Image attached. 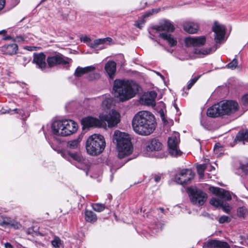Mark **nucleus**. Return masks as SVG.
Listing matches in <instances>:
<instances>
[{
    "label": "nucleus",
    "instance_id": "9d476101",
    "mask_svg": "<svg viewBox=\"0 0 248 248\" xmlns=\"http://www.w3.org/2000/svg\"><path fill=\"white\" fill-rule=\"evenodd\" d=\"M187 193L191 202L196 205H202L207 200V194L196 187H189L187 188Z\"/></svg>",
    "mask_w": 248,
    "mask_h": 248
},
{
    "label": "nucleus",
    "instance_id": "0e129e2a",
    "mask_svg": "<svg viewBox=\"0 0 248 248\" xmlns=\"http://www.w3.org/2000/svg\"><path fill=\"white\" fill-rule=\"evenodd\" d=\"M16 40H17V38H18V37H16Z\"/></svg>",
    "mask_w": 248,
    "mask_h": 248
},
{
    "label": "nucleus",
    "instance_id": "423d86ee",
    "mask_svg": "<svg viewBox=\"0 0 248 248\" xmlns=\"http://www.w3.org/2000/svg\"><path fill=\"white\" fill-rule=\"evenodd\" d=\"M51 127L54 135L66 137L76 132L78 125L74 121L64 119L53 122Z\"/></svg>",
    "mask_w": 248,
    "mask_h": 248
},
{
    "label": "nucleus",
    "instance_id": "a211bd4d",
    "mask_svg": "<svg viewBox=\"0 0 248 248\" xmlns=\"http://www.w3.org/2000/svg\"><path fill=\"white\" fill-rule=\"evenodd\" d=\"M81 124L84 127L88 128L90 127H101L102 125V122L99 119L88 116L82 118L81 120Z\"/></svg>",
    "mask_w": 248,
    "mask_h": 248
},
{
    "label": "nucleus",
    "instance_id": "37998d69",
    "mask_svg": "<svg viewBox=\"0 0 248 248\" xmlns=\"http://www.w3.org/2000/svg\"><path fill=\"white\" fill-rule=\"evenodd\" d=\"M241 100L243 105L247 107L246 109L247 110L248 108V93L244 94L242 96Z\"/></svg>",
    "mask_w": 248,
    "mask_h": 248
},
{
    "label": "nucleus",
    "instance_id": "6e6552de",
    "mask_svg": "<svg viewBox=\"0 0 248 248\" xmlns=\"http://www.w3.org/2000/svg\"><path fill=\"white\" fill-rule=\"evenodd\" d=\"M209 190L218 196V197L212 198L210 201V204L218 208L223 206L224 202L232 199L231 193L223 188L210 186Z\"/></svg>",
    "mask_w": 248,
    "mask_h": 248
},
{
    "label": "nucleus",
    "instance_id": "79ce46f5",
    "mask_svg": "<svg viewBox=\"0 0 248 248\" xmlns=\"http://www.w3.org/2000/svg\"><path fill=\"white\" fill-rule=\"evenodd\" d=\"M231 220V218L227 216H222L218 219L219 222L221 224L230 222Z\"/></svg>",
    "mask_w": 248,
    "mask_h": 248
},
{
    "label": "nucleus",
    "instance_id": "5fc2aeb1",
    "mask_svg": "<svg viewBox=\"0 0 248 248\" xmlns=\"http://www.w3.org/2000/svg\"><path fill=\"white\" fill-rule=\"evenodd\" d=\"M201 124L204 128H206V122L204 120L202 119L201 120Z\"/></svg>",
    "mask_w": 248,
    "mask_h": 248
},
{
    "label": "nucleus",
    "instance_id": "f257e3e1",
    "mask_svg": "<svg viewBox=\"0 0 248 248\" xmlns=\"http://www.w3.org/2000/svg\"><path fill=\"white\" fill-rule=\"evenodd\" d=\"M132 125L137 134L141 136H148L155 130V119L154 115L149 111H140L134 116Z\"/></svg>",
    "mask_w": 248,
    "mask_h": 248
},
{
    "label": "nucleus",
    "instance_id": "cd10ccee",
    "mask_svg": "<svg viewBox=\"0 0 248 248\" xmlns=\"http://www.w3.org/2000/svg\"><path fill=\"white\" fill-rule=\"evenodd\" d=\"M217 48V46L213 48H195L194 51V53L199 57H202L203 56L208 55L213 52L215 51Z\"/></svg>",
    "mask_w": 248,
    "mask_h": 248
},
{
    "label": "nucleus",
    "instance_id": "473e14b6",
    "mask_svg": "<svg viewBox=\"0 0 248 248\" xmlns=\"http://www.w3.org/2000/svg\"><path fill=\"white\" fill-rule=\"evenodd\" d=\"M51 146L52 148L56 151L58 154H60L63 158L69 161H71V155L72 153L63 149H57L56 148L53 147L52 145Z\"/></svg>",
    "mask_w": 248,
    "mask_h": 248
},
{
    "label": "nucleus",
    "instance_id": "c756f323",
    "mask_svg": "<svg viewBox=\"0 0 248 248\" xmlns=\"http://www.w3.org/2000/svg\"><path fill=\"white\" fill-rule=\"evenodd\" d=\"M85 219L89 223H93L96 221L97 217L96 215L93 211L86 210L85 211Z\"/></svg>",
    "mask_w": 248,
    "mask_h": 248
},
{
    "label": "nucleus",
    "instance_id": "1a4fd4ad",
    "mask_svg": "<svg viewBox=\"0 0 248 248\" xmlns=\"http://www.w3.org/2000/svg\"><path fill=\"white\" fill-rule=\"evenodd\" d=\"M99 118L102 122V124H107L108 127L116 126L121 120L120 114L115 109L109 110L108 113L102 112L99 115Z\"/></svg>",
    "mask_w": 248,
    "mask_h": 248
},
{
    "label": "nucleus",
    "instance_id": "aec40b11",
    "mask_svg": "<svg viewBox=\"0 0 248 248\" xmlns=\"http://www.w3.org/2000/svg\"><path fill=\"white\" fill-rule=\"evenodd\" d=\"M33 62L35 63L37 67L42 70L46 68V56L43 53H34Z\"/></svg>",
    "mask_w": 248,
    "mask_h": 248
},
{
    "label": "nucleus",
    "instance_id": "58836bf2",
    "mask_svg": "<svg viewBox=\"0 0 248 248\" xmlns=\"http://www.w3.org/2000/svg\"><path fill=\"white\" fill-rule=\"evenodd\" d=\"M92 206L94 211L98 212L103 211L105 208L104 204L99 203L92 204Z\"/></svg>",
    "mask_w": 248,
    "mask_h": 248
},
{
    "label": "nucleus",
    "instance_id": "7c9ffc66",
    "mask_svg": "<svg viewBox=\"0 0 248 248\" xmlns=\"http://www.w3.org/2000/svg\"><path fill=\"white\" fill-rule=\"evenodd\" d=\"M235 139L239 141L248 142V131L247 130H242L239 131L236 135Z\"/></svg>",
    "mask_w": 248,
    "mask_h": 248
},
{
    "label": "nucleus",
    "instance_id": "ea45409f",
    "mask_svg": "<svg viewBox=\"0 0 248 248\" xmlns=\"http://www.w3.org/2000/svg\"><path fill=\"white\" fill-rule=\"evenodd\" d=\"M51 244L53 247L59 248L62 245V241L58 236H55L54 239L51 241Z\"/></svg>",
    "mask_w": 248,
    "mask_h": 248
},
{
    "label": "nucleus",
    "instance_id": "f704fd0d",
    "mask_svg": "<svg viewBox=\"0 0 248 248\" xmlns=\"http://www.w3.org/2000/svg\"><path fill=\"white\" fill-rule=\"evenodd\" d=\"M71 159H73L80 164L85 163V160L83 157L81 156L79 154L77 153H72L71 155Z\"/></svg>",
    "mask_w": 248,
    "mask_h": 248
},
{
    "label": "nucleus",
    "instance_id": "e2e57ef3",
    "mask_svg": "<svg viewBox=\"0 0 248 248\" xmlns=\"http://www.w3.org/2000/svg\"><path fill=\"white\" fill-rule=\"evenodd\" d=\"M28 50H32V49H29V48H28Z\"/></svg>",
    "mask_w": 248,
    "mask_h": 248
},
{
    "label": "nucleus",
    "instance_id": "4d7b16f0",
    "mask_svg": "<svg viewBox=\"0 0 248 248\" xmlns=\"http://www.w3.org/2000/svg\"><path fill=\"white\" fill-rule=\"evenodd\" d=\"M161 212L163 213L164 212V209L162 207H160L158 209Z\"/></svg>",
    "mask_w": 248,
    "mask_h": 248
},
{
    "label": "nucleus",
    "instance_id": "c85d7f7f",
    "mask_svg": "<svg viewBox=\"0 0 248 248\" xmlns=\"http://www.w3.org/2000/svg\"><path fill=\"white\" fill-rule=\"evenodd\" d=\"M95 67L93 66H87L84 68H82L80 67H78L75 72V75L76 77H81L83 74L89 72L94 70Z\"/></svg>",
    "mask_w": 248,
    "mask_h": 248
},
{
    "label": "nucleus",
    "instance_id": "6e6d98bb",
    "mask_svg": "<svg viewBox=\"0 0 248 248\" xmlns=\"http://www.w3.org/2000/svg\"><path fill=\"white\" fill-rule=\"evenodd\" d=\"M20 227H21V225L20 224H18L17 222H16V229H19Z\"/></svg>",
    "mask_w": 248,
    "mask_h": 248
},
{
    "label": "nucleus",
    "instance_id": "ddd939ff",
    "mask_svg": "<svg viewBox=\"0 0 248 248\" xmlns=\"http://www.w3.org/2000/svg\"><path fill=\"white\" fill-rule=\"evenodd\" d=\"M220 104L223 115H230L238 110L239 105L236 101L227 100Z\"/></svg>",
    "mask_w": 248,
    "mask_h": 248
},
{
    "label": "nucleus",
    "instance_id": "b1692460",
    "mask_svg": "<svg viewBox=\"0 0 248 248\" xmlns=\"http://www.w3.org/2000/svg\"><path fill=\"white\" fill-rule=\"evenodd\" d=\"M162 144L158 140L152 139L148 142L146 146L147 151H158L161 149Z\"/></svg>",
    "mask_w": 248,
    "mask_h": 248
},
{
    "label": "nucleus",
    "instance_id": "7ed1b4c3",
    "mask_svg": "<svg viewBox=\"0 0 248 248\" xmlns=\"http://www.w3.org/2000/svg\"><path fill=\"white\" fill-rule=\"evenodd\" d=\"M27 87L25 83L16 82V91L18 92L19 97H24L22 102L18 101V105L21 108H16V117H20L23 120L26 119L30 115V111L33 110L34 103V97L28 96L27 93Z\"/></svg>",
    "mask_w": 248,
    "mask_h": 248
},
{
    "label": "nucleus",
    "instance_id": "4c0bfd02",
    "mask_svg": "<svg viewBox=\"0 0 248 248\" xmlns=\"http://www.w3.org/2000/svg\"><path fill=\"white\" fill-rule=\"evenodd\" d=\"M238 63L237 59L234 58L230 63L226 65V67L228 69L234 70L237 67Z\"/></svg>",
    "mask_w": 248,
    "mask_h": 248
},
{
    "label": "nucleus",
    "instance_id": "dca6fc26",
    "mask_svg": "<svg viewBox=\"0 0 248 248\" xmlns=\"http://www.w3.org/2000/svg\"><path fill=\"white\" fill-rule=\"evenodd\" d=\"M101 102L102 110L104 111V112H108L111 107L112 98L109 94H105L92 99V102Z\"/></svg>",
    "mask_w": 248,
    "mask_h": 248
},
{
    "label": "nucleus",
    "instance_id": "49530a36",
    "mask_svg": "<svg viewBox=\"0 0 248 248\" xmlns=\"http://www.w3.org/2000/svg\"><path fill=\"white\" fill-rule=\"evenodd\" d=\"M221 207L222 208L224 211L227 213H229L230 212L231 208L230 206H229L228 204L227 205L225 202L223 203V206Z\"/></svg>",
    "mask_w": 248,
    "mask_h": 248
},
{
    "label": "nucleus",
    "instance_id": "4468645a",
    "mask_svg": "<svg viewBox=\"0 0 248 248\" xmlns=\"http://www.w3.org/2000/svg\"><path fill=\"white\" fill-rule=\"evenodd\" d=\"M49 67H51L57 64H66L72 62L71 59L64 57L60 54L48 57L46 59Z\"/></svg>",
    "mask_w": 248,
    "mask_h": 248
},
{
    "label": "nucleus",
    "instance_id": "864d4df0",
    "mask_svg": "<svg viewBox=\"0 0 248 248\" xmlns=\"http://www.w3.org/2000/svg\"><path fill=\"white\" fill-rule=\"evenodd\" d=\"M4 3L5 0H0V10L3 8Z\"/></svg>",
    "mask_w": 248,
    "mask_h": 248
},
{
    "label": "nucleus",
    "instance_id": "3c124183",
    "mask_svg": "<svg viewBox=\"0 0 248 248\" xmlns=\"http://www.w3.org/2000/svg\"><path fill=\"white\" fill-rule=\"evenodd\" d=\"M161 176L156 175L154 177V180L155 182L158 183L161 181Z\"/></svg>",
    "mask_w": 248,
    "mask_h": 248
},
{
    "label": "nucleus",
    "instance_id": "20e7f679",
    "mask_svg": "<svg viewBox=\"0 0 248 248\" xmlns=\"http://www.w3.org/2000/svg\"><path fill=\"white\" fill-rule=\"evenodd\" d=\"M174 30L173 25L169 21H165L160 25L150 28L148 31L151 39L156 41L155 38L158 36L166 41L170 46H173L177 44L176 39L170 34Z\"/></svg>",
    "mask_w": 248,
    "mask_h": 248
},
{
    "label": "nucleus",
    "instance_id": "9b49d317",
    "mask_svg": "<svg viewBox=\"0 0 248 248\" xmlns=\"http://www.w3.org/2000/svg\"><path fill=\"white\" fill-rule=\"evenodd\" d=\"M195 174L191 169L181 170L174 176L175 181L178 184L185 185L189 184L194 178Z\"/></svg>",
    "mask_w": 248,
    "mask_h": 248
},
{
    "label": "nucleus",
    "instance_id": "5701e85b",
    "mask_svg": "<svg viewBox=\"0 0 248 248\" xmlns=\"http://www.w3.org/2000/svg\"><path fill=\"white\" fill-rule=\"evenodd\" d=\"M105 70L110 79H113L116 71V63L112 61H108L105 66Z\"/></svg>",
    "mask_w": 248,
    "mask_h": 248
},
{
    "label": "nucleus",
    "instance_id": "e433bc0d",
    "mask_svg": "<svg viewBox=\"0 0 248 248\" xmlns=\"http://www.w3.org/2000/svg\"><path fill=\"white\" fill-rule=\"evenodd\" d=\"M79 140L78 139L70 140L67 143V146L70 149H75L78 147Z\"/></svg>",
    "mask_w": 248,
    "mask_h": 248
},
{
    "label": "nucleus",
    "instance_id": "8fccbe9b",
    "mask_svg": "<svg viewBox=\"0 0 248 248\" xmlns=\"http://www.w3.org/2000/svg\"><path fill=\"white\" fill-rule=\"evenodd\" d=\"M10 113V114H14L15 112H16V108H13V109H9L8 110H5V111H3L2 112H1L2 113Z\"/></svg>",
    "mask_w": 248,
    "mask_h": 248
},
{
    "label": "nucleus",
    "instance_id": "c9c22d12",
    "mask_svg": "<svg viewBox=\"0 0 248 248\" xmlns=\"http://www.w3.org/2000/svg\"><path fill=\"white\" fill-rule=\"evenodd\" d=\"M198 174L200 175V178H203L204 176V171L206 170V163L203 164H199L196 167Z\"/></svg>",
    "mask_w": 248,
    "mask_h": 248
},
{
    "label": "nucleus",
    "instance_id": "bf43d9fd",
    "mask_svg": "<svg viewBox=\"0 0 248 248\" xmlns=\"http://www.w3.org/2000/svg\"><path fill=\"white\" fill-rule=\"evenodd\" d=\"M89 38L88 37H84V40H84V41H87L88 40H89Z\"/></svg>",
    "mask_w": 248,
    "mask_h": 248
},
{
    "label": "nucleus",
    "instance_id": "72a5a7b5",
    "mask_svg": "<svg viewBox=\"0 0 248 248\" xmlns=\"http://www.w3.org/2000/svg\"><path fill=\"white\" fill-rule=\"evenodd\" d=\"M4 52L6 54L13 55L16 53V44H12L8 45L6 46L3 47Z\"/></svg>",
    "mask_w": 248,
    "mask_h": 248
},
{
    "label": "nucleus",
    "instance_id": "393cba45",
    "mask_svg": "<svg viewBox=\"0 0 248 248\" xmlns=\"http://www.w3.org/2000/svg\"><path fill=\"white\" fill-rule=\"evenodd\" d=\"M184 30L187 32L194 34L197 32L199 29L198 23L193 22H186L183 25Z\"/></svg>",
    "mask_w": 248,
    "mask_h": 248
},
{
    "label": "nucleus",
    "instance_id": "4be33fe9",
    "mask_svg": "<svg viewBox=\"0 0 248 248\" xmlns=\"http://www.w3.org/2000/svg\"><path fill=\"white\" fill-rule=\"evenodd\" d=\"M157 94L155 91H151L145 93L142 98V100L145 104L155 106V99Z\"/></svg>",
    "mask_w": 248,
    "mask_h": 248
},
{
    "label": "nucleus",
    "instance_id": "c03bdc74",
    "mask_svg": "<svg viewBox=\"0 0 248 248\" xmlns=\"http://www.w3.org/2000/svg\"><path fill=\"white\" fill-rule=\"evenodd\" d=\"M200 76L195 77L194 78H192L189 82L187 86V90H189L192 87V86L196 83V82L198 80Z\"/></svg>",
    "mask_w": 248,
    "mask_h": 248
},
{
    "label": "nucleus",
    "instance_id": "39448f33",
    "mask_svg": "<svg viewBox=\"0 0 248 248\" xmlns=\"http://www.w3.org/2000/svg\"><path fill=\"white\" fill-rule=\"evenodd\" d=\"M113 142L116 145L118 157L119 158L127 156L133 152V147L128 134L116 130L113 136Z\"/></svg>",
    "mask_w": 248,
    "mask_h": 248
},
{
    "label": "nucleus",
    "instance_id": "f3484780",
    "mask_svg": "<svg viewBox=\"0 0 248 248\" xmlns=\"http://www.w3.org/2000/svg\"><path fill=\"white\" fill-rule=\"evenodd\" d=\"M206 42V38L204 36L199 37H188L185 39L186 46L194 47H200L203 46Z\"/></svg>",
    "mask_w": 248,
    "mask_h": 248
},
{
    "label": "nucleus",
    "instance_id": "09e8293b",
    "mask_svg": "<svg viewBox=\"0 0 248 248\" xmlns=\"http://www.w3.org/2000/svg\"><path fill=\"white\" fill-rule=\"evenodd\" d=\"M221 147L220 146V144L217 143L215 145L214 147V152L216 154H218V152L219 151V149H221Z\"/></svg>",
    "mask_w": 248,
    "mask_h": 248
},
{
    "label": "nucleus",
    "instance_id": "052dcab7",
    "mask_svg": "<svg viewBox=\"0 0 248 248\" xmlns=\"http://www.w3.org/2000/svg\"><path fill=\"white\" fill-rule=\"evenodd\" d=\"M39 234H40L41 235H44V234H43V233H39Z\"/></svg>",
    "mask_w": 248,
    "mask_h": 248
},
{
    "label": "nucleus",
    "instance_id": "603ef678",
    "mask_svg": "<svg viewBox=\"0 0 248 248\" xmlns=\"http://www.w3.org/2000/svg\"><path fill=\"white\" fill-rule=\"evenodd\" d=\"M5 248H14V247L9 242H6L4 244Z\"/></svg>",
    "mask_w": 248,
    "mask_h": 248
},
{
    "label": "nucleus",
    "instance_id": "0eeeda50",
    "mask_svg": "<svg viewBox=\"0 0 248 248\" xmlns=\"http://www.w3.org/2000/svg\"><path fill=\"white\" fill-rule=\"evenodd\" d=\"M105 146L104 137L100 134H93L87 140L86 150L89 154L96 155L103 151Z\"/></svg>",
    "mask_w": 248,
    "mask_h": 248
},
{
    "label": "nucleus",
    "instance_id": "f03ea898",
    "mask_svg": "<svg viewBox=\"0 0 248 248\" xmlns=\"http://www.w3.org/2000/svg\"><path fill=\"white\" fill-rule=\"evenodd\" d=\"M139 86L132 80L116 79L114 80L113 91L121 102L134 97L139 91Z\"/></svg>",
    "mask_w": 248,
    "mask_h": 248
},
{
    "label": "nucleus",
    "instance_id": "a19ab883",
    "mask_svg": "<svg viewBox=\"0 0 248 248\" xmlns=\"http://www.w3.org/2000/svg\"><path fill=\"white\" fill-rule=\"evenodd\" d=\"M247 213V209L243 207H239L237 209V216L241 217H244L245 215Z\"/></svg>",
    "mask_w": 248,
    "mask_h": 248
},
{
    "label": "nucleus",
    "instance_id": "de8ad7c7",
    "mask_svg": "<svg viewBox=\"0 0 248 248\" xmlns=\"http://www.w3.org/2000/svg\"><path fill=\"white\" fill-rule=\"evenodd\" d=\"M208 161H209V160L208 159H207V162L206 161H205V162H206V170L208 171H211L213 170H214L215 169V168L214 166H212L210 164L208 163L207 162Z\"/></svg>",
    "mask_w": 248,
    "mask_h": 248
},
{
    "label": "nucleus",
    "instance_id": "f8f14e48",
    "mask_svg": "<svg viewBox=\"0 0 248 248\" xmlns=\"http://www.w3.org/2000/svg\"><path fill=\"white\" fill-rule=\"evenodd\" d=\"M179 138V134L178 132H174L168 139L169 152L172 156H178L181 155V152L178 147L180 141Z\"/></svg>",
    "mask_w": 248,
    "mask_h": 248
},
{
    "label": "nucleus",
    "instance_id": "a878e982",
    "mask_svg": "<svg viewBox=\"0 0 248 248\" xmlns=\"http://www.w3.org/2000/svg\"><path fill=\"white\" fill-rule=\"evenodd\" d=\"M111 40V38L109 37L98 39L94 40L93 42L90 43L89 46L91 47L96 48L99 47V46L101 45L100 48L103 49L105 48V46L108 44L107 42L109 43Z\"/></svg>",
    "mask_w": 248,
    "mask_h": 248
},
{
    "label": "nucleus",
    "instance_id": "6ab92c4d",
    "mask_svg": "<svg viewBox=\"0 0 248 248\" xmlns=\"http://www.w3.org/2000/svg\"><path fill=\"white\" fill-rule=\"evenodd\" d=\"M221 109L220 103L215 104L207 109L206 112L207 115L212 118H216L222 116L223 114Z\"/></svg>",
    "mask_w": 248,
    "mask_h": 248
},
{
    "label": "nucleus",
    "instance_id": "2eb2a0df",
    "mask_svg": "<svg viewBox=\"0 0 248 248\" xmlns=\"http://www.w3.org/2000/svg\"><path fill=\"white\" fill-rule=\"evenodd\" d=\"M215 33V40L217 44L221 43L224 39L226 29L223 25L215 22L212 27Z\"/></svg>",
    "mask_w": 248,
    "mask_h": 248
},
{
    "label": "nucleus",
    "instance_id": "680f3d73",
    "mask_svg": "<svg viewBox=\"0 0 248 248\" xmlns=\"http://www.w3.org/2000/svg\"><path fill=\"white\" fill-rule=\"evenodd\" d=\"M149 155H148V154H147L146 155V156H149Z\"/></svg>",
    "mask_w": 248,
    "mask_h": 248
},
{
    "label": "nucleus",
    "instance_id": "13d9d810",
    "mask_svg": "<svg viewBox=\"0 0 248 248\" xmlns=\"http://www.w3.org/2000/svg\"><path fill=\"white\" fill-rule=\"evenodd\" d=\"M156 74L158 75H159L162 78H163V76L162 75H161L159 73L157 72Z\"/></svg>",
    "mask_w": 248,
    "mask_h": 248
},
{
    "label": "nucleus",
    "instance_id": "2f4dec72",
    "mask_svg": "<svg viewBox=\"0 0 248 248\" xmlns=\"http://www.w3.org/2000/svg\"><path fill=\"white\" fill-rule=\"evenodd\" d=\"M0 35L2 37V39L7 40L10 39L14 40V34L11 31V29L7 30H3L0 31Z\"/></svg>",
    "mask_w": 248,
    "mask_h": 248
},
{
    "label": "nucleus",
    "instance_id": "a18cd8bd",
    "mask_svg": "<svg viewBox=\"0 0 248 248\" xmlns=\"http://www.w3.org/2000/svg\"><path fill=\"white\" fill-rule=\"evenodd\" d=\"M240 168L246 174H248V162L246 164H241Z\"/></svg>",
    "mask_w": 248,
    "mask_h": 248
},
{
    "label": "nucleus",
    "instance_id": "412c9836",
    "mask_svg": "<svg viewBox=\"0 0 248 248\" xmlns=\"http://www.w3.org/2000/svg\"><path fill=\"white\" fill-rule=\"evenodd\" d=\"M204 246L208 248H230L227 242L217 240H209L204 244Z\"/></svg>",
    "mask_w": 248,
    "mask_h": 248
},
{
    "label": "nucleus",
    "instance_id": "bb28decb",
    "mask_svg": "<svg viewBox=\"0 0 248 248\" xmlns=\"http://www.w3.org/2000/svg\"><path fill=\"white\" fill-rule=\"evenodd\" d=\"M158 9H152L147 11L145 14H144L142 16V17L137 21L135 23V26L139 29H141L143 27V25L145 22V18L149 17L151 15L156 14L158 12Z\"/></svg>",
    "mask_w": 248,
    "mask_h": 248
}]
</instances>
